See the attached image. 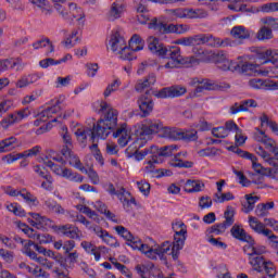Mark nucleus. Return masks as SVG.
Masks as SVG:
<instances>
[{
    "mask_svg": "<svg viewBox=\"0 0 278 278\" xmlns=\"http://www.w3.org/2000/svg\"><path fill=\"white\" fill-rule=\"evenodd\" d=\"M80 212L83 214H86L88 218H91L92 220H96L97 223H99V215L97 214V212L92 211V208H90L89 206H81Z\"/></svg>",
    "mask_w": 278,
    "mask_h": 278,
    "instance_id": "62",
    "label": "nucleus"
},
{
    "mask_svg": "<svg viewBox=\"0 0 278 278\" xmlns=\"http://www.w3.org/2000/svg\"><path fill=\"white\" fill-rule=\"evenodd\" d=\"M76 138L78 140V142H80L81 144H86V140L88 138V136H91V130L90 129H77L76 130Z\"/></svg>",
    "mask_w": 278,
    "mask_h": 278,
    "instance_id": "54",
    "label": "nucleus"
},
{
    "mask_svg": "<svg viewBox=\"0 0 278 278\" xmlns=\"http://www.w3.org/2000/svg\"><path fill=\"white\" fill-rule=\"evenodd\" d=\"M236 216V211L231 206H227V210L224 212V218L225 220L222 223L227 227H231L236 219L233 218Z\"/></svg>",
    "mask_w": 278,
    "mask_h": 278,
    "instance_id": "43",
    "label": "nucleus"
},
{
    "mask_svg": "<svg viewBox=\"0 0 278 278\" xmlns=\"http://www.w3.org/2000/svg\"><path fill=\"white\" fill-rule=\"evenodd\" d=\"M147 94H149V91H147L146 94L139 97L137 101L142 118H147V116L153 112V108L155 105L153 103V99L149 98Z\"/></svg>",
    "mask_w": 278,
    "mask_h": 278,
    "instance_id": "12",
    "label": "nucleus"
},
{
    "mask_svg": "<svg viewBox=\"0 0 278 278\" xmlns=\"http://www.w3.org/2000/svg\"><path fill=\"white\" fill-rule=\"evenodd\" d=\"M100 112L104 113V117L100 118V121H103L106 127L114 129L118 123V111L113 109L108 102H101Z\"/></svg>",
    "mask_w": 278,
    "mask_h": 278,
    "instance_id": "7",
    "label": "nucleus"
},
{
    "mask_svg": "<svg viewBox=\"0 0 278 278\" xmlns=\"http://www.w3.org/2000/svg\"><path fill=\"white\" fill-rule=\"evenodd\" d=\"M236 197H233V193L226 192V193H215V203H225V201H233Z\"/></svg>",
    "mask_w": 278,
    "mask_h": 278,
    "instance_id": "51",
    "label": "nucleus"
},
{
    "mask_svg": "<svg viewBox=\"0 0 278 278\" xmlns=\"http://www.w3.org/2000/svg\"><path fill=\"white\" fill-rule=\"evenodd\" d=\"M60 136H61L63 142L65 143V146H63V149H73V138L71 137V134L68 132V127L62 126Z\"/></svg>",
    "mask_w": 278,
    "mask_h": 278,
    "instance_id": "40",
    "label": "nucleus"
},
{
    "mask_svg": "<svg viewBox=\"0 0 278 278\" xmlns=\"http://www.w3.org/2000/svg\"><path fill=\"white\" fill-rule=\"evenodd\" d=\"M230 35L236 40H249V38H251V31H249V29H247L244 26L232 27Z\"/></svg>",
    "mask_w": 278,
    "mask_h": 278,
    "instance_id": "26",
    "label": "nucleus"
},
{
    "mask_svg": "<svg viewBox=\"0 0 278 278\" xmlns=\"http://www.w3.org/2000/svg\"><path fill=\"white\" fill-rule=\"evenodd\" d=\"M249 225L255 233L261 236H269L270 229L266 228V225L257 219V217L250 216Z\"/></svg>",
    "mask_w": 278,
    "mask_h": 278,
    "instance_id": "21",
    "label": "nucleus"
},
{
    "mask_svg": "<svg viewBox=\"0 0 278 278\" xmlns=\"http://www.w3.org/2000/svg\"><path fill=\"white\" fill-rule=\"evenodd\" d=\"M188 90L186 87L181 86H172V87H165L161 90H154L152 91L153 97H156V99H175L177 97H184Z\"/></svg>",
    "mask_w": 278,
    "mask_h": 278,
    "instance_id": "8",
    "label": "nucleus"
},
{
    "mask_svg": "<svg viewBox=\"0 0 278 278\" xmlns=\"http://www.w3.org/2000/svg\"><path fill=\"white\" fill-rule=\"evenodd\" d=\"M228 151H231L232 153H236V155H239V157H243L244 160H249L253 155L248 151L239 149L238 144L228 147Z\"/></svg>",
    "mask_w": 278,
    "mask_h": 278,
    "instance_id": "52",
    "label": "nucleus"
},
{
    "mask_svg": "<svg viewBox=\"0 0 278 278\" xmlns=\"http://www.w3.org/2000/svg\"><path fill=\"white\" fill-rule=\"evenodd\" d=\"M118 88H121V80L119 79H115L113 80L111 84L108 85V87L105 88L104 92H103V97L105 99H108V97H110V94H112V92H116V90H118Z\"/></svg>",
    "mask_w": 278,
    "mask_h": 278,
    "instance_id": "47",
    "label": "nucleus"
},
{
    "mask_svg": "<svg viewBox=\"0 0 278 278\" xmlns=\"http://www.w3.org/2000/svg\"><path fill=\"white\" fill-rule=\"evenodd\" d=\"M60 110H62V108L60 106V102L59 100L55 101V103L51 106H48L47 109H45L41 112V118H51V116H53V114H58V112H60Z\"/></svg>",
    "mask_w": 278,
    "mask_h": 278,
    "instance_id": "41",
    "label": "nucleus"
},
{
    "mask_svg": "<svg viewBox=\"0 0 278 278\" xmlns=\"http://www.w3.org/2000/svg\"><path fill=\"white\" fill-rule=\"evenodd\" d=\"M93 231L96 236H98V238H101V240L109 247H115V248L121 247V243H118V240H116V238L110 235L108 230H104L101 227H97L93 229Z\"/></svg>",
    "mask_w": 278,
    "mask_h": 278,
    "instance_id": "18",
    "label": "nucleus"
},
{
    "mask_svg": "<svg viewBox=\"0 0 278 278\" xmlns=\"http://www.w3.org/2000/svg\"><path fill=\"white\" fill-rule=\"evenodd\" d=\"M128 47L136 53V51H142L144 49V40L140 35L135 34L128 41Z\"/></svg>",
    "mask_w": 278,
    "mask_h": 278,
    "instance_id": "28",
    "label": "nucleus"
},
{
    "mask_svg": "<svg viewBox=\"0 0 278 278\" xmlns=\"http://www.w3.org/2000/svg\"><path fill=\"white\" fill-rule=\"evenodd\" d=\"M173 247V244H170V241H165L163 242L159 248H150V250L148 251V253L146 254L147 257H149L150 260H157V255L161 260L164 258V255H173L170 253V251H173V249H170Z\"/></svg>",
    "mask_w": 278,
    "mask_h": 278,
    "instance_id": "11",
    "label": "nucleus"
},
{
    "mask_svg": "<svg viewBox=\"0 0 278 278\" xmlns=\"http://www.w3.org/2000/svg\"><path fill=\"white\" fill-rule=\"evenodd\" d=\"M10 68H16V71H21L23 68V65L18 63L16 60H4L0 61V73H3L5 71H10Z\"/></svg>",
    "mask_w": 278,
    "mask_h": 278,
    "instance_id": "37",
    "label": "nucleus"
},
{
    "mask_svg": "<svg viewBox=\"0 0 278 278\" xmlns=\"http://www.w3.org/2000/svg\"><path fill=\"white\" fill-rule=\"evenodd\" d=\"M54 10H56V12L60 14V16H62L64 21H73L68 11H66V9H64L60 2H55Z\"/></svg>",
    "mask_w": 278,
    "mask_h": 278,
    "instance_id": "58",
    "label": "nucleus"
},
{
    "mask_svg": "<svg viewBox=\"0 0 278 278\" xmlns=\"http://www.w3.org/2000/svg\"><path fill=\"white\" fill-rule=\"evenodd\" d=\"M61 154L64 155L65 160H67L70 166H73L78 170H81V168H84V164H81L79 156H77V154L73 152V148H62Z\"/></svg>",
    "mask_w": 278,
    "mask_h": 278,
    "instance_id": "14",
    "label": "nucleus"
},
{
    "mask_svg": "<svg viewBox=\"0 0 278 278\" xmlns=\"http://www.w3.org/2000/svg\"><path fill=\"white\" fill-rule=\"evenodd\" d=\"M157 81V78L155 77V74H150L148 77L143 79H139L137 84L135 85V90L137 92H144L147 88H151V86H155V83Z\"/></svg>",
    "mask_w": 278,
    "mask_h": 278,
    "instance_id": "22",
    "label": "nucleus"
},
{
    "mask_svg": "<svg viewBox=\"0 0 278 278\" xmlns=\"http://www.w3.org/2000/svg\"><path fill=\"white\" fill-rule=\"evenodd\" d=\"M256 153H257V155L263 157V160H265V162H267V164H275V159H273V156H270V154L268 152H266V150H264V148L262 146L256 148Z\"/></svg>",
    "mask_w": 278,
    "mask_h": 278,
    "instance_id": "56",
    "label": "nucleus"
},
{
    "mask_svg": "<svg viewBox=\"0 0 278 278\" xmlns=\"http://www.w3.org/2000/svg\"><path fill=\"white\" fill-rule=\"evenodd\" d=\"M260 201V197L245 194V202L242 203L244 214H249L255 210V204Z\"/></svg>",
    "mask_w": 278,
    "mask_h": 278,
    "instance_id": "30",
    "label": "nucleus"
},
{
    "mask_svg": "<svg viewBox=\"0 0 278 278\" xmlns=\"http://www.w3.org/2000/svg\"><path fill=\"white\" fill-rule=\"evenodd\" d=\"M256 58L258 60H264L265 62H268V60H275V50H262L257 52Z\"/></svg>",
    "mask_w": 278,
    "mask_h": 278,
    "instance_id": "55",
    "label": "nucleus"
},
{
    "mask_svg": "<svg viewBox=\"0 0 278 278\" xmlns=\"http://www.w3.org/2000/svg\"><path fill=\"white\" fill-rule=\"evenodd\" d=\"M261 12L270 14V12H278V2H269L261 5Z\"/></svg>",
    "mask_w": 278,
    "mask_h": 278,
    "instance_id": "57",
    "label": "nucleus"
},
{
    "mask_svg": "<svg viewBox=\"0 0 278 278\" xmlns=\"http://www.w3.org/2000/svg\"><path fill=\"white\" fill-rule=\"evenodd\" d=\"M18 142L16 137L11 136L0 141V153H8L14 149V144Z\"/></svg>",
    "mask_w": 278,
    "mask_h": 278,
    "instance_id": "31",
    "label": "nucleus"
},
{
    "mask_svg": "<svg viewBox=\"0 0 278 278\" xmlns=\"http://www.w3.org/2000/svg\"><path fill=\"white\" fill-rule=\"evenodd\" d=\"M115 231L118 236H121V238L126 240V244L128 247H138V244H140V238L132 236L131 232L125 228V226H115Z\"/></svg>",
    "mask_w": 278,
    "mask_h": 278,
    "instance_id": "13",
    "label": "nucleus"
},
{
    "mask_svg": "<svg viewBox=\"0 0 278 278\" xmlns=\"http://www.w3.org/2000/svg\"><path fill=\"white\" fill-rule=\"evenodd\" d=\"M261 23L263 25H267L269 29H274L278 31V18H274L271 16L261 18Z\"/></svg>",
    "mask_w": 278,
    "mask_h": 278,
    "instance_id": "50",
    "label": "nucleus"
},
{
    "mask_svg": "<svg viewBox=\"0 0 278 278\" xmlns=\"http://www.w3.org/2000/svg\"><path fill=\"white\" fill-rule=\"evenodd\" d=\"M59 231L62 232L63 236H66V238H71L72 240H80L79 228L76 226L71 224L59 226Z\"/></svg>",
    "mask_w": 278,
    "mask_h": 278,
    "instance_id": "23",
    "label": "nucleus"
},
{
    "mask_svg": "<svg viewBox=\"0 0 278 278\" xmlns=\"http://www.w3.org/2000/svg\"><path fill=\"white\" fill-rule=\"evenodd\" d=\"M257 40H273V28H269L268 26L264 25L262 26L258 31L256 33Z\"/></svg>",
    "mask_w": 278,
    "mask_h": 278,
    "instance_id": "39",
    "label": "nucleus"
},
{
    "mask_svg": "<svg viewBox=\"0 0 278 278\" xmlns=\"http://www.w3.org/2000/svg\"><path fill=\"white\" fill-rule=\"evenodd\" d=\"M172 18H207V11L202 9L178 8L165 10Z\"/></svg>",
    "mask_w": 278,
    "mask_h": 278,
    "instance_id": "4",
    "label": "nucleus"
},
{
    "mask_svg": "<svg viewBox=\"0 0 278 278\" xmlns=\"http://www.w3.org/2000/svg\"><path fill=\"white\" fill-rule=\"evenodd\" d=\"M20 197L26 201V203H37L38 198H36L31 192L27 191V189H22Z\"/></svg>",
    "mask_w": 278,
    "mask_h": 278,
    "instance_id": "59",
    "label": "nucleus"
},
{
    "mask_svg": "<svg viewBox=\"0 0 278 278\" xmlns=\"http://www.w3.org/2000/svg\"><path fill=\"white\" fill-rule=\"evenodd\" d=\"M61 177H64V179H68V181H75L76 184H81L84 181V176L74 173L71 168H63Z\"/></svg>",
    "mask_w": 278,
    "mask_h": 278,
    "instance_id": "35",
    "label": "nucleus"
},
{
    "mask_svg": "<svg viewBox=\"0 0 278 278\" xmlns=\"http://www.w3.org/2000/svg\"><path fill=\"white\" fill-rule=\"evenodd\" d=\"M250 264L253 266L254 270L262 273L266 260H264V256H250Z\"/></svg>",
    "mask_w": 278,
    "mask_h": 278,
    "instance_id": "44",
    "label": "nucleus"
},
{
    "mask_svg": "<svg viewBox=\"0 0 278 278\" xmlns=\"http://www.w3.org/2000/svg\"><path fill=\"white\" fill-rule=\"evenodd\" d=\"M203 188H205V184H203V181L201 180H187L186 185H185V190L189 193L192 192H201V190H203Z\"/></svg>",
    "mask_w": 278,
    "mask_h": 278,
    "instance_id": "34",
    "label": "nucleus"
},
{
    "mask_svg": "<svg viewBox=\"0 0 278 278\" xmlns=\"http://www.w3.org/2000/svg\"><path fill=\"white\" fill-rule=\"evenodd\" d=\"M212 135L214 136V138H227V136H229V131H227L225 126H220L213 128Z\"/></svg>",
    "mask_w": 278,
    "mask_h": 278,
    "instance_id": "61",
    "label": "nucleus"
},
{
    "mask_svg": "<svg viewBox=\"0 0 278 278\" xmlns=\"http://www.w3.org/2000/svg\"><path fill=\"white\" fill-rule=\"evenodd\" d=\"M230 233L232 238H236V240H240L241 242H253V238L248 235L242 227L238 225L232 226V228L230 229Z\"/></svg>",
    "mask_w": 278,
    "mask_h": 278,
    "instance_id": "24",
    "label": "nucleus"
},
{
    "mask_svg": "<svg viewBox=\"0 0 278 278\" xmlns=\"http://www.w3.org/2000/svg\"><path fill=\"white\" fill-rule=\"evenodd\" d=\"M182 155V157H186L188 155V152H179L174 156V160H172L169 162V165L173 168H192V166H194V162L192 161H184V159H180Z\"/></svg>",
    "mask_w": 278,
    "mask_h": 278,
    "instance_id": "19",
    "label": "nucleus"
},
{
    "mask_svg": "<svg viewBox=\"0 0 278 278\" xmlns=\"http://www.w3.org/2000/svg\"><path fill=\"white\" fill-rule=\"evenodd\" d=\"M257 68H260V65L245 62L242 65H239V67H237V71H241L243 75L249 76L264 75V72L258 71Z\"/></svg>",
    "mask_w": 278,
    "mask_h": 278,
    "instance_id": "25",
    "label": "nucleus"
},
{
    "mask_svg": "<svg viewBox=\"0 0 278 278\" xmlns=\"http://www.w3.org/2000/svg\"><path fill=\"white\" fill-rule=\"evenodd\" d=\"M148 48L151 53L157 55L159 58H163L166 46L157 39V37H149L148 38Z\"/></svg>",
    "mask_w": 278,
    "mask_h": 278,
    "instance_id": "16",
    "label": "nucleus"
},
{
    "mask_svg": "<svg viewBox=\"0 0 278 278\" xmlns=\"http://www.w3.org/2000/svg\"><path fill=\"white\" fill-rule=\"evenodd\" d=\"M45 206L47 207L48 212H51V214H66V210H64V207H62V204L58 203V201L55 200H46Z\"/></svg>",
    "mask_w": 278,
    "mask_h": 278,
    "instance_id": "29",
    "label": "nucleus"
},
{
    "mask_svg": "<svg viewBox=\"0 0 278 278\" xmlns=\"http://www.w3.org/2000/svg\"><path fill=\"white\" fill-rule=\"evenodd\" d=\"M217 68L220 71H238L240 68V64L237 62H231V61H224V62H218L217 63Z\"/></svg>",
    "mask_w": 278,
    "mask_h": 278,
    "instance_id": "45",
    "label": "nucleus"
},
{
    "mask_svg": "<svg viewBox=\"0 0 278 278\" xmlns=\"http://www.w3.org/2000/svg\"><path fill=\"white\" fill-rule=\"evenodd\" d=\"M177 150V146L172 144V146H164L161 148L156 147V157H159V160H162V157H170L173 156V153H175V151Z\"/></svg>",
    "mask_w": 278,
    "mask_h": 278,
    "instance_id": "33",
    "label": "nucleus"
},
{
    "mask_svg": "<svg viewBox=\"0 0 278 278\" xmlns=\"http://www.w3.org/2000/svg\"><path fill=\"white\" fill-rule=\"evenodd\" d=\"M160 131L162 138H168V140H182L184 142H197L199 140V132L195 129L187 130L177 127H164L160 121L146 119L136 131L135 149H142L149 140V136L160 134Z\"/></svg>",
    "mask_w": 278,
    "mask_h": 278,
    "instance_id": "1",
    "label": "nucleus"
},
{
    "mask_svg": "<svg viewBox=\"0 0 278 278\" xmlns=\"http://www.w3.org/2000/svg\"><path fill=\"white\" fill-rule=\"evenodd\" d=\"M174 45H180L181 47H195V45H201L200 35L179 38L174 41Z\"/></svg>",
    "mask_w": 278,
    "mask_h": 278,
    "instance_id": "27",
    "label": "nucleus"
},
{
    "mask_svg": "<svg viewBox=\"0 0 278 278\" xmlns=\"http://www.w3.org/2000/svg\"><path fill=\"white\" fill-rule=\"evenodd\" d=\"M31 244H34V241H27L24 244V253L25 255L30 257V260H36V257H38V254H36L34 250H31Z\"/></svg>",
    "mask_w": 278,
    "mask_h": 278,
    "instance_id": "64",
    "label": "nucleus"
},
{
    "mask_svg": "<svg viewBox=\"0 0 278 278\" xmlns=\"http://www.w3.org/2000/svg\"><path fill=\"white\" fill-rule=\"evenodd\" d=\"M243 252L245 253V255H249V257H262V254L266 253V248H255L253 245H245L243 247Z\"/></svg>",
    "mask_w": 278,
    "mask_h": 278,
    "instance_id": "36",
    "label": "nucleus"
},
{
    "mask_svg": "<svg viewBox=\"0 0 278 278\" xmlns=\"http://www.w3.org/2000/svg\"><path fill=\"white\" fill-rule=\"evenodd\" d=\"M200 45H207V47L218 49L231 46V40L229 38L220 39L212 34H200Z\"/></svg>",
    "mask_w": 278,
    "mask_h": 278,
    "instance_id": "9",
    "label": "nucleus"
},
{
    "mask_svg": "<svg viewBox=\"0 0 278 278\" xmlns=\"http://www.w3.org/2000/svg\"><path fill=\"white\" fill-rule=\"evenodd\" d=\"M80 173H84L85 175H88L91 184L97 186L99 184V174L92 168L87 169L86 167L80 168Z\"/></svg>",
    "mask_w": 278,
    "mask_h": 278,
    "instance_id": "49",
    "label": "nucleus"
},
{
    "mask_svg": "<svg viewBox=\"0 0 278 278\" xmlns=\"http://www.w3.org/2000/svg\"><path fill=\"white\" fill-rule=\"evenodd\" d=\"M17 160H23L21 153H10L2 156V162H4V164H14V162H17Z\"/></svg>",
    "mask_w": 278,
    "mask_h": 278,
    "instance_id": "63",
    "label": "nucleus"
},
{
    "mask_svg": "<svg viewBox=\"0 0 278 278\" xmlns=\"http://www.w3.org/2000/svg\"><path fill=\"white\" fill-rule=\"evenodd\" d=\"M155 151H157V147L151 146L150 148H146L142 151L137 150L135 152V159L137 160V162L142 161V159L147 157V155H152V159L148 161V166H146V170L148 173H153V170H155V166L153 164H162V159L157 157Z\"/></svg>",
    "mask_w": 278,
    "mask_h": 278,
    "instance_id": "6",
    "label": "nucleus"
},
{
    "mask_svg": "<svg viewBox=\"0 0 278 278\" xmlns=\"http://www.w3.org/2000/svg\"><path fill=\"white\" fill-rule=\"evenodd\" d=\"M123 12H125V0H116L111 5V10L109 12V21H116L123 16Z\"/></svg>",
    "mask_w": 278,
    "mask_h": 278,
    "instance_id": "20",
    "label": "nucleus"
},
{
    "mask_svg": "<svg viewBox=\"0 0 278 278\" xmlns=\"http://www.w3.org/2000/svg\"><path fill=\"white\" fill-rule=\"evenodd\" d=\"M29 114H31V112L28 108L9 113L0 121V127L4 130L10 129V127H12L13 125H17V123H21V121L27 118Z\"/></svg>",
    "mask_w": 278,
    "mask_h": 278,
    "instance_id": "5",
    "label": "nucleus"
},
{
    "mask_svg": "<svg viewBox=\"0 0 278 278\" xmlns=\"http://www.w3.org/2000/svg\"><path fill=\"white\" fill-rule=\"evenodd\" d=\"M111 127L106 126L104 121L99 119L97 124H93L91 131V141L94 142L97 138L105 140L110 136Z\"/></svg>",
    "mask_w": 278,
    "mask_h": 278,
    "instance_id": "10",
    "label": "nucleus"
},
{
    "mask_svg": "<svg viewBox=\"0 0 278 278\" xmlns=\"http://www.w3.org/2000/svg\"><path fill=\"white\" fill-rule=\"evenodd\" d=\"M162 58L170 60L165 64V68H177L179 64H190L191 66L199 64V60L194 56L182 58L181 48L177 46L166 47Z\"/></svg>",
    "mask_w": 278,
    "mask_h": 278,
    "instance_id": "2",
    "label": "nucleus"
},
{
    "mask_svg": "<svg viewBox=\"0 0 278 278\" xmlns=\"http://www.w3.org/2000/svg\"><path fill=\"white\" fill-rule=\"evenodd\" d=\"M172 228L175 235L170 254L173 260H177L179 257V252L186 244V238H188V226H186L184 222L176 219L172 223Z\"/></svg>",
    "mask_w": 278,
    "mask_h": 278,
    "instance_id": "3",
    "label": "nucleus"
},
{
    "mask_svg": "<svg viewBox=\"0 0 278 278\" xmlns=\"http://www.w3.org/2000/svg\"><path fill=\"white\" fill-rule=\"evenodd\" d=\"M117 199H119L124 205V210L127 212H131V205H136V198L131 197V193L125 190V188L117 190Z\"/></svg>",
    "mask_w": 278,
    "mask_h": 278,
    "instance_id": "15",
    "label": "nucleus"
},
{
    "mask_svg": "<svg viewBox=\"0 0 278 278\" xmlns=\"http://www.w3.org/2000/svg\"><path fill=\"white\" fill-rule=\"evenodd\" d=\"M117 53V55H119L121 60H128V62H131V60H136V54H134V50H131V48H129V46L127 47V45L125 46V48H122Z\"/></svg>",
    "mask_w": 278,
    "mask_h": 278,
    "instance_id": "42",
    "label": "nucleus"
},
{
    "mask_svg": "<svg viewBox=\"0 0 278 278\" xmlns=\"http://www.w3.org/2000/svg\"><path fill=\"white\" fill-rule=\"evenodd\" d=\"M137 186L144 197H149L151 193V185L147 180L137 181Z\"/></svg>",
    "mask_w": 278,
    "mask_h": 278,
    "instance_id": "60",
    "label": "nucleus"
},
{
    "mask_svg": "<svg viewBox=\"0 0 278 278\" xmlns=\"http://www.w3.org/2000/svg\"><path fill=\"white\" fill-rule=\"evenodd\" d=\"M42 151V147L35 146L31 149L25 150L24 152L20 153V155L23 157H36L38 153Z\"/></svg>",
    "mask_w": 278,
    "mask_h": 278,
    "instance_id": "53",
    "label": "nucleus"
},
{
    "mask_svg": "<svg viewBox=\"0 0 278 278\" xmlns=\"http://www.w3.org/2000/svg\"><path fill=\"white\" fill-rule=\"evenodd\" d=\"M31 218L38 222V229H47V227H51L53 220L48 217L40 216L38 213H29Z\"/></svg>",
    "mask_w": 278,
    "mask_h": 278,
    "instance_id": "38",
    "label": "nucleus"
},
{
    "mask_svg": "<svg viewBox=\"0 0 278 278\" xmlns=\"http://www.w3.org/2000/svg\"><path fill=\"white\" fill-rule=\"evenodd\" d=\"M229 227H227L225 224L219 223V224H215L213 226H211L207 229L208 233H214L215 236H223V233H225V231H227Z\"/></svg>",
    "mask_w": 278,
    "mask_h": 278,
    "instance_id": "46",
    "label": "nucleus"
},
{
    "mask_svg": "<svg viewBox=\"0 0 278 278\" xmlns=\"http://www.w3.org/2000/svg\"><path fill=\"white\" fill-rule=\"evenodd\" d=\"M261 126L264 127V124H267L268 127L274 131V134H278V125L277 122L269 121L268 115L265 113L260 117Z\"/></svg>",
    "mask_w": 278,
    "mask_h": 278,
    "instance_id": "48",
    "label": "nucleus"
},
{
    "mask_svg": "<svg viewBox=\"0 0 278 278\" xmlns=\"http://www.w3.org/2000/svg\"><path fill=\"white\" fill-rule=\"evenodd\" d=\"M70 16L72 20L67 21V23H73V21H83L86 16L81 8H77L76 3H70Z\"/></svg>",
    "mask_w": 278,
    "mask_h": 278,
    "instance_id": "32",
    "label": "nucleus"
},
{
    "mask_svg": "<svg viewBox=\"0 0 278 278\" xmlns=\"http://www.w3.org/2000/svg\"><path fill=\"white\" fill-rule=\"evenodd\" d=\"M109 45L113 53H117L121 51V49H125L127 41L125 40V37L121 36V33L115 31L111 35Z\"/></svg>",
    "mask_w": 278,
    "mask_h": 278,
    "instance_id": "17",
    "label": "nucleus"
}]
</instances>
